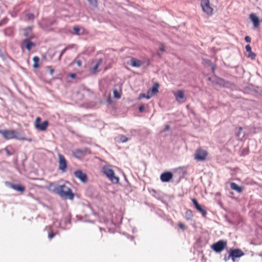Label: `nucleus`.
Returning a JSON list of instances; mask_svg holds the SVG:
<instances>
[{
	"mask_svg": "<svg viewBox=\"0 0 262 262\" xmlns=\"http://www.w3.org/2000/svg\"><path fill=\"white\" fill-rule=\"evenodd\" d=\"M48 189L52 190L54 193H57L62 198L70 200L74 199V193L71 188L66 184L55 186L52 183H50L48 186Z\"/></svg>",
	"mask_w": 262,
	"mask_h": 262,
	"instance_id": "f257e3e1",
	"label": "nucleus"
},
{
	"mask_svg": "<svg viewBox=\"0 0 262 262\" xmlns=\"http://www.w3.org/2000/svg\"><path fill=\"white\" fill-rule=\"evenodd\" d=\"M0 134H1L5 139L11 140L13 139H16L19 140L25 141L27 140L31 142L32 140L31 139H28L25 137H20L19 134L14 130H1L0 129Z\"/></svg>",
	"mask_w": 262,
	"mask_h": 262,
	"instance_id": "f03ea898",
	"label": "nucleus"
},
{
	"mask_svg": "<svg viewBox=\"0 0 262 262\" xmlns=\"http://www.w3.org/2000/svg\"><path fill=\"white\" fill-rule=\"evenodd\" d=\"M102 172L112 181V183L117 184L119 182V178L115 176L114 171L109 166H104L102 168Z\"/></svg>",
	"mask_w": 262,
	"mask_h": 262,
	"instance_id": "7ed1b4c3",
	"label": "nucleus"
},
{
	"mask_svg": "<svg viewBox=\"0 0 262 262\" xmlns=\"http://www.w3.org/2000/svg\"><path fill=\"white\" fill-rule=\"evenodd\" d=\"M200 5L203 11L208 16L213 14V9L211 6L209 0H200Z\"/></svg>",
	"mask_w": 262,
	"mask_h": 262,
	"instance_id": "20e7f679",
	"label": "nucleus"
},
{
	"mask_svg": "<svg viewBox=\"0 0 262 262\" xmlns=\"http://www.w3.org/2000/svg\"><path fill=\"white\" fill-rule=\"evenodd\" d=\"M244 255V253L240 249H231L230 250L229 254L227 257H225L224 259L225 261H227L230 258L232 259L233 262H235V258L240 257Z\"/></svg>",
	"mask_w": 262,
	"mask_h": 262,
	"instance_id": "39448f33",
	"label": "nucleus"
},
{
	"mask_svg": "<svg viewBox=\"0 0 262 262\" xmlns=\"http://www.w3.org/2000/svg\"><path fill=\"white\" fill-rule=\"evenodd\" d=\"M227 247V242L221 240L214 243L211 246V249L216 252H221Z\"/></svg>",
	"mask_w": 262,
	"mask_h": 262,
	"instance_id": "423d86ee",
	"label": "nucleus"
},
{
	"mask_svg": "<svg viewBox=\"0 0 262 262\" xmlns=\"http://www.w3.org/2000/svg\"><path fill=\"white\" fill-rule=\"evenodd\" d=\"M40 118L39 117H37L35 119L34 123L35 128L41 131L46 130L47 128L49 125V122L48 121H45L41 123H40Z\"/></svg>",
	"mask_w": 262,
	"mask_h": 262,
	"instance_id": "0eeeda50",
	"label": "nucleus"
},
{
	"mask_svg": "<svg viewBox=\"0 0 262 262\" xmlns=\"http://www.w3.org/2000/svg\"><path fill=\"white\" fill-rule=\"evenodd\" d=\"M58 169L61 170L62 172H64L66 171L67 168V162L64 158V157L60 154H58Z\"/></svg>",
	"mask_w": 262,
	"mask_h": 262,
	"instance_id": "6e6552de",
	"label": "nucleus"
},
{
	"mask_svg": "<svg viewBox=\"0 0 262 262\" xmlns=\"http://www.w3.org/2000/svg\"><path fill=\"white\" fill-rule=\"evenodd\" d=\"M31 39L27 38L21 42V48L23 49L25 48L28 51H30L33 48L35 47V43L32 41H31Z\"/></svg>",
	"mask_w": 262,
	"mask_h": 262,
	"instance_id": "1a4fd4ad",
	"label": "nucleus"
},
{
	"mask_svg": "<svg viewBox=\"0 0 262 262\" xmlns=\"http://www.w3.org/2000/svg\"><path fill=\"white\" fill-rule=\"evenodd\" d=\"M88 150L86 148L83 149H77L72 152L73 156L77 159L83 158L88 153Z\"/></svg>",
	"mask_w": 262,
	"mask_h": 262,
	"instance_id": "9d476101",
	"label": "nucleus"
},
{
	"mask_svg": "<svg viewBox=\"0 0 262 262\" xmlns=\"http://www.w3.org/2000/svg\"><path fill=\"white\" fill-rule=\"evenodd\" d=\"M176 99L179 103L185 102V94L183 91L178 90L173 93Z\"/></svg>",
	"mask_w": 262,
	"mask_h": 262,
	"instance_id": "9b49d317",
	"label": "nucleus"
},
{
	"mask_svg": "<svg viewBox=\"0 0 262 262\" xmlns=\"http://www.w3.org/2000/svg\"><path fill=\"white\" fill-rule=\"evenodd\" d=\"M208 155V152L206 150L201 148L198 149V161L206 160Z\"/></svg>",
	"mask_w": 262,
	"mask_h": 262,
	"instance_id": "f8f14e48",
	"label": "nucleus"
},
{
	"mask_svg": "<svg viewBox=\"0 0 262 262\" xmlns=\"http://www.w3.org/2000/svg\"><path fill=\"white\" fill-rule=\"evenodd\" d=\"M74 174L75 177L79 179L82 182H86L88 180L86 174L83 173L81 170L75 171Z\"/></svg>",
	"mask_w": 262,
	"mask_h": 262,
	"instance_id": "ddd939ff",
	"label": "nucleus"
},
{
	"mask_svg": "<svg viewBox=\"0 0 262 262\" xmlns=\"http://www.w3.org/2000/svg\"><path fill=\"white\" fill-rule=\"evenodd\" d=\"M173 178V174L171 172H164L160 176V179L163 182H167L170 181Z\"/></svg>",
	"mask_w": 262,
	"mask_h": 262,
	"instance_id": "4468645a",
	"label": "nucleus"
},
{
	"mask_svg": "<svg viewBox=\"0 0 262 262\" xmlns=\"http://www.w3.org/2000/svg\"><path fill=\"white\" fill-rule=\"evenodd\" d=\"M250 18L252 21L254 27L257 28L259 26V20L258 17L254 13L250 15Z\"/></svg>",
	"mask_w": 262,
	"mask_h": 262,
	"instance_id": "2eb2a0df",
	"label": "nucleus"
},
{
	"mask_svg": "<svg viewBox=\"0 0 262 262\" xmlns=\"http://www.w3.org/2000/svg\"><path fill=\"white\" fill-rule=\"evenodd\" d=\"M102 61H103V60L102 59H99L98 60L96 64L92 68H91L90 69L89 71L91 73V74H95L98 72V69L99 67H100V66L102 63Z\"/></svg>",
	"mask_w": 262,
	"mask_h": 262,
	"instance_id": "dca6fc26",
	"label": "nucleus"
},
{
	"mask_svg": "<svg viewBox=\"0 0 262 262\" xmlns=\"http://www.w3.org/2000/svg\"><path fill=\"white\" fill-rule=\"evenodd\" d=\"M32 27H28L25 29H24V35L25 37H28V38L33 39L34 36V35L31 33Z\"/></svg>",
	"mask_w": 262,
	"mask_h": 262,
	"instance_id": "f3484780",
	"label": "nucleus"
},
{
	"mask_svg": "<svg viewBox=\"0 0 262 262\" xmlns=\"http://www.w3.org/2000/svg\"><path fill=\"white\" fill-rule=\"evenodd\" d=\"M143 62L135 58H132L130 59V64L134 67H140L142 66Z\"/></svg>",
	"mask_w": 262,
	"mask_h": 262,
	"instance_id": "a211bd4d",
	"label": "nucleus"
},
{
	"mask_svg": "<svg viewBox=\"0 0 262 262\" xmlns=\"http://www.w3.org/2000/svg\"><path fill=\"white\" fill-rule=\"evenodd\" d=\"M230 187L232 189L236 191L237 192L240 193L243 191V188L242 187L239 186L235 183L232 182L230 184Z\"/></svg>",
	"mask_w": 262,
	"mask_h": 262,
	"instance_id": "6ab92c4d",
	"label": "nucleus"
},
{
	"mask_svg": "<svg viewBox=\"0 0 262 262\" xmlns=\"http://www.w3.org/2000/svg\"><path fill=\"white\" fill-rule=\"evenodd\" d=\"M11 187L14 190L20 192H23L25 190V187L20 185L18 184H11Z\"/></svg>",
	"mask_w": 262,
	"mask_h": 262,
	"instance_id": "aec40b11",
	"label": "nucleus"
},
{
	"mask_svg": "<svg viewBox=\"0 0 262 262\" xmlns=\"http://www.w3.org/2000/svg\"><path fill=\"white\" fill-rule=\"evenodd\" d=\"M82 31H81V29L78 26H75L73 28L74 34L75 35H80L84 34V30L82 29Z\"/></svg>",
	"mask_w": 262,
	"mask_h": 262,
	"instance_id": "412c9836",
	"label": "nucleus"
},
{
	"mask_svg": "<svg viewBox=\"0 0 262 262\" xmlns=\"http://www.w3.org/2000/svg\"><path fill=\"white\" fill-rule=\"evenodd\" d=\"M159 86V85L158 83H155L152 87L151 92L150 91V94H152V96L158 92Z\"/></svg>",
	"mask_w": 262,
	"mask_h": 262,
	"instance_id": "4be33fe9",
	"label": "nucleus"
},
{
	"mask_svg": "<svg viewBox=\"0 0 262 262\" xmlns=\"http://www.w3.org/2000/svg\"><path fill=\"white\" fill-rule=\"evenodd\" d=\"M34 64L33 67L35 69H37L39 67V58L38 56H34L33 58Z\"/></svg>",
	"mask_w": 262,
	"mask_h": 262,
	"instance_id": "5701e85b",
	"label": "nucleus"
},
{
	"mask_svg": "<svg viewBox=\"0 0 262 262\" xmlns=\"http://www.w3.org/2000/svg\"><path fill=\"white\" fill-rule=\"evenodd\" d=\"M198 211L200 212L203 217H206L207 212L205 209L202 208V207L198 204Z\"/></svg>",
	"mask_w": 262,
	"mask_h": 262,
	"instance_id": "b1692460",
	"label": "nucleus"
},
{
	"mask_svg": "<svg viewBox=\"0 0 262 262\" xmlns=\"http://www.w3.org/2000/svg\"><path fill=\"white\" fill-rule=\"evenodd\" d=\"M152 97V94H150V91H149L147 94L143 93L140 95V98H145L146 99H149Z\"/></svg>",
	"mask_w": 262,
	"mask_h": 262,
	"instance_id": "393cba45",
	"label": "nucleus"
},
{
	"mask_svg": "<svg viewBox=\"0 0 262 262\" xmlns=\"http://www.w3.org/2000/svg\"><path fill=\"white\" fill-rule=\"evenodd\" d=\"M185 218L188 220L190 219L191 218V217L192 216V213L191 211H190L189 210H186V211L185 212Z\"/></svg>",
	"mask_w": 262,
	"mask_h": 262,
	"instance_id": "a878e982",
	"label": "nucleus"
},
{
	"mask_svg": "<svg viewBox=\"0 0 262 262\" xmlns=\"http://www.w3.org/2000/svg\"><path fill=\"white\" fill-rule=\"evenodd\" d=\"M89 4L95 7L98 6V0H87Z\"/></svg>",
	"mask_w": 262,
	"mask_h": 262,
	"instance_id": "bb28decb",
	"label": "nucleus"
},
{
	"mask_svg": "<svg viewBox=\"0 0 262 262\" xmlns=\"http://www.w3.org/2000/svg\"><path fill=\"white\" fill-rule=\"evenodd\" d=\"M114 97L116 98H120L121 97L120 94L118 92L117 90H114Z\"/></svg>",
	"mask_w": 262,
	"mask_h": 262,
	"instance_id": "cd10ccee",
	"label": "nucleus"
},
{
	"mask_svg": "<svg viewBox=\"0 0 262 262\" xmlns=\"http://www.w3.org/2000/svg\"><path fill=\"white\" fill-rule=\"evenodd\" d=\"M120 140L122 142H125L128 140V138L123 135H121L120 136Z\"/></svg>",
	"mask_w": 262,
	"mask_h": 262,
	"instance_id": "c85d7f7f",
	"label": "nucleus"
},
{
	"mask_svg": "<svg viewBox=\"0 0 262 262\" xmlns=\"http://www.w3.org/2000/svg\"><path fill=\"white\" fill-rule=\"evenodd\" d=\"M26 16L29 20H33L34 18V15L32 13H27Z\"/></svg>",
	"mask_w": 262,
	"mask_h": 262,
	"instance_id": "c756f323",
	"label": "nucleus"
},
{
	"mask_svg": "<svg viewBox=\"0 0 262 262\" xmlns=\"http://www.w3.org/2000/svg\"><path fill=\"white\" fill-rule=\"evenodd\" d=\"M248 57L251 58L252 59H254L255 58L256 55L254 53L252 52H248Z\"/></svg>",
	"mask_w": 262,
	"mask_h": 262,
	"instance_id": "7c9ffc66",
	"label": "nucleus"
},
{
	"mask_svg": "<svg viewBox=\"0 0 262 262\" xmlns=\"http://www.w3.org/2000/svg\"><path fill=\"white\" fill-rule=\"evenodd\" d=\"M243 130V127H239L238 129V132L237 133L236 136V137H239L240 136L241 133Z\"/></svg>",
	"mask_w": 262,
	"mask_h": 262,
	"instance_id": "2f4dec72",
	"label": "nucleus"
},
{
	"mask_svg": "<svg viewBox=\"0 0 262 262\" xmlns=\"http://www.w3.org/2000/svg\"><path fill=\"white\" fill-rule=\"evenodd\" d=\"M178 226L180 229L182 230H184L185 229V226L182 223H179Z\"/></svg>",
	"mask_w": 262,
	"mask_h": 262,
	"instance_id": "473e14b6",
	"label": "nucleus"
},
{
	"mask_svg": "<svg viewBox=\"0 0 262 262\" xmlns=\"http://www.w3.org/2000/svg\"><path fill=\"white\" fill-rule=\"evenodd\" d=\"M245 48L247 52H251V48L249 45H246Z\"/></svg>",
	"mask_w": 262,
	"mask_h": 262,
	"instance_id": "72a5a7b5",
	"label": "nucleus"
},
{
	"mask_svg": "<svg viewBox=\"0 0 262 262\" xmlns=\"http://www.w3.org/2000/svg\"><path fill=\"white\" fill-rule=\"evenodd\" d=\"M5 150L6 151L7 156H11V155H12V153L10 152V151L9 150L8 147H6L5 148Z\"/></svg>",
	"mask_w": 262,
	"mask_h": 262,
	"instance_id": "f704fd0d",
	"label": "nucleus"
},
{
	"mask_svg": "<svg viewBox=\"0 0 262 262\" xmlns=\"http://www.w3.org/2000/svg\"><path fill=\"white\" fill-rule=\"evenodd\" d=\"M55 235V233H54L53 232H51V233H49L48 237L50 239H52L53 237H54Z\"/></svg>",
	"mask_w": 262,
	"mask_h": 262,
	"instance_id": "c9c22d12",
	"label": "nucleus"
},
{
	"mask_svg": "<svg viewBox=\"0 0 262 262\" xmlns=\"http://www.w3.org/2000/svg\"><path fill=\"white\" fill-rule=\"evenodd\" d=\"M245 40L246 42H251V37L249 36H246L245 37Z\"/></svg>",
	"mask_w": 262,
	"mask_h": 262,
	"instance_id": "e433bc0d",
	"label": "nucleus"
},
{
	"mask_svg": "<svg viewBox=\"0 0 262 262\" xmlns=\"http://www.w3.org/2000/svg\"><path fill=\"white\" fill-rule=\"evenodd\" d=\"M47 68L49 69L50 74H53L54 71V69L51 66L48 67Z\"/></svg>",
	"mask_w": 262,
	"mask_h": 262,
	"instance_id": "4c0bfd02",
	"label": "nucleus"
},
{
	"mask_svg": "<svg viewBox=\"0 0 262 262\" xmlns=\"http://www.w3.org/2000/svg\"><path fill=\"white\" fill-rule=\"evenodd\" d=\"M76 62L77 65L79 67H81V66H82V62H81V60H77L76 61Z\"/></svg>",
	"mask_w": 262,
	"mask_h": 262,
	"instance_id": "58836bf2",
	"label": "nucleus"
},
{
	"mask_svg": "<svg viewBox=\"0 0 262 262\" xmlns=\"http://www.w3.org/2000/svg\"><path fill=\"white\" fill-rule=\"evenodd\" d=\"M144 110V106L143 105H140L139 107V110L140 112H142Z\"/></svg>",
	"mask_w": 262,
	"mask_h": 262,
	"instance_id": "ea45409f",
	"label": "nucleus"
},
{
	"mask_svg": "<svg viewBox=\"0 0 262 262\" xmlns=\"http://www.w3.org/2000/svg\"><path fill=\"white\" fill-rule=\"evenodd\" d=\"M193 203L195 206V207L196 208V199H193L192 200Z\"/></svg>",
	"mask_w": 262,
	"mask_h": 262,
	"instance_id": "a19ab883",
	"label": "nucleus"
},
{
	"mask_svg": "<svg viewBox=\"0 0 262 262\" xmlns=\"http://www.w3.org/2000/svg\"><path fill=\"white\" fill-rule=\"evenodd\" d=\"M69 76L70 77H71L72 78H74L76 77V75L75 74L72 73V74H70Z\"/></svg>",
	"mask_w": 262,
	"mask_h": 262,
	"instance_id": "79ce46f5",
	"label": "nucleus"
},
{
	"mask_svg": "<svg viewBox=\"0 0 262 262\" xmlns=\"http://www.w3.org/2000/svg\"><path fill=\"white\" fill-rule=\"evenodd\" d=\"M211 70H212V72L213 73H214V71H215V66H214V65H213V64L211 65Z\"/></svg>",
	"mask_w": 262,
	"mask_h": 262,
	"instance_id": "37998d69",
	"label": "nucleus"
},
{
	"mask_svg": "<svg viewBox=\"0 0 262 262\" xmlns=\"http://www.w3.org/2000/svg\"><path fill=\"white\" fill-rule=\"evenodd\" d=\"M160 50L162 52L164 51V47L163 46H162L161 47H160Z\"/></svg>",
	"mask_w": 262,
	"mask_h": 262,
	"instance_id": "c03bdc74",
	"label": "nucleus"
},
{
	"mask_svg": "<svg viewBox=\"0 0 262 262\" xmlns=\"http://www.w3.org/2000/svg\"><path fill=\"white\" fill-rule=\"evenodd\" d=\"M170 129V127L169 125H166L165 126V130H168Z\"/></svg>",
	"mask_w": 262,
	"mask_h": 262,
	"instance_id": "a18cd8bd",
	"label": "nucleus"
},
{
	"mask_svg": "<svg viewBox=\"0 0 262 262\" xmlns=\"http://www.w3.org/2000/svg\"><path fill=\"white\" fill-rule=\"evenodd\" d=\"M194 159H196V153H195V154L194 155Z\"/></svg>",
	"mask_w": 262,
	"mask_h": 262,
	"instance_id": "49530a36",
	"label": "nucleus"
}]
</instances>
